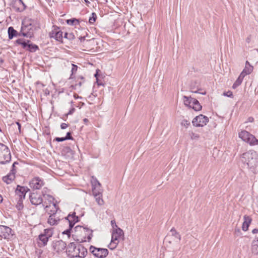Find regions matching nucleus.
Returning a JSON list of instances; mask_svg holds the SVG:
<instances>
[{"label":"nucleus","instance_id":"nucleus-29","mask_svg":"<svg viewBox=\"0 0 258 258\" xmlns=\"http://www.w3.org/2000/svg\"><path fill=\"white\" fill-rule=\"evenodd\" d=\"M244 77L240 74L236 81L234 83L232 86V88L233 89L236 88L238 86H239L241 83L242 82L243 79Z\"/></svg>","mask_w":258,"mask_h":258},{"label":"nucleus","instance_id":"nucleus-31","mask_svg":"<svg viewBox=\"0 0 258 258\" xmlns=\"http://www.w3.org/2000/svg\"><path fill=\"white\" fill-rule=\"evenodd\" d=\"M170 232L171 233V234L172 236H174L175 238L177 239L178 240H180L181 239V236L179 234L178 232L176 231V230L174 228H172L170 231Z\"/></svg>","mask_w":258,"mask_h":258},{"label":"nucleus","instance_id":"nucleus-7","mask_svg":"<svg viewBox=\"0 0 258 258\" xmlns=\"http://www.w3.org/2000/svg\"><path fill=\"white\" fill-rule=\"evenodd\" d=\"M53 234V228L44 229L43 232L41 233L38 236L39 240V241L38 242V246L41 247L46 245L49 239L52 236Z\"/></svg>","mask_w":258,"mask_h":258},{"label":"nucleus","instance_id":"nucleus-30","mask_svg":"<svg viewBox=\"0 0 258 258\" xmlns=\"http://www.w3.org/2000/svg\"><path fill=\"white\" fill-rule=\"evenodd\" d=\"M67 24L71 26L79 25V20L76 18H72L66 20Z\"/></svg>","mask_w":258,"mask_h":258},{"label":"nucleus","instance_id":"nucleus-17","mask_svg":"<svg viewBox=\"0 0 258 258\" xmlns=\"http://www.w3.org/2000/svg\"><path fill=\"white\" fill-rule=\"evenodd\" d=\"M52 28H53L54 31H55L54 34V39L60 42L61 43H63V36H62V32L60 30V28L56 25H53Z\"/></svg>","mask_w":258,"mask_h":258},{"label":"nucleus","instance_id":"nucleus-26","mask_svg":"<svg viewBox=\"0 0 258 258\" xmlns=\"http://www.w3.org/2000/svg\"><path fill=\"white\" fill-rule=\"evenodd\" d=\"M195 111H200L202 109V106L199 103V101L194 98L191 107Z\"/></svg>","mask_w":258,"mask_h":258},{"label":"nucleus","instance_id":"nucleus-39","mask_svg":"<svg viewBox=\"0 0 258 258\" xmlns=\"http://www.w3.org/2000/svg\"><path fill=\"white\" fill-rule=\"evenodd\" d=\"M11 126L14 128L17 127L19 130V133H21V124L18 121L16 122L15 123H13Z\"/></svg>","mask_w":258,"mask_h":258},{"label":"nucleus","instance_id":"nucleus-41","mask_svg":"<svg viewBox=\"0 0 258 258\" xmlns=\"http://www.w3.org/2000/svg\"><path fill=\"white\" fill-rule=\"evenodd\" d=\"M190 138L192 140L198 139L199 138V137H200V136L198 134L194 133L193 132H191L190 134Z\"/></svg>","mask_w":258,"mask_h":258},{"label":"nucleus","instance_id":"nucleus-12","mask_svg":"<svg viewBox=\"0 0 258 258\" xmlns=\"http://www.w3.org/2000/svg\"><path fill=\"white\" fill-rule=\"evenodd\" d=\"M44 184L43 181L39 177H35L29 182V185L33 189H39Z\"/></svg>","mask_w":258,"mask_h":258},{"label":"nucleus","instance_id":"nucleus-28","mask_svg":"<svg viewBox=\"0 0 258 258\" xmlns=\"http://www.w3.org/2000/svg\"><path fill=\"white\" fill-rule=\"evenodd\" d=\"M50 216L48 219L47 222L50 225H57L56 220H55V213H49Z\"/></svg>","mask_w":258,"mask_h":258},{"label":"nucleus","instance_id":"nucleus-4","mask_svg":"<svg viewBox=\"0 0 258 258\" xmlns=\"http://www.w3.org/2000/svg\"><path fill=\"white\" fill-rule=\"evenodd\" d=\"M76 236L81 237V239H77L76 241L79 242L86 241V238L87 237L88 241H90L93 236V231L89 228L82 226L78 225L74 228Z\"/></svg>","mask_w":258,"mask_h":258},{"label":"nucleus","instance_id":"nucleus-10","mask_svg":"<svg viewBox=\"0 0 258 258\" xmlns=\"http://www.w3.org/2000/svg\"><path fill=\"white\" fill-rule=\"evenodd\" d=\"M14 235V231L10 227L4 225H0V237L5 239H10Z\"/></svg>","mask_w":258,"mask_h":258},{"label":"nucleus","instance_id":"nucleus-25","mask_svg":"<svg viewBox=\"0 0 258 258\" xmlns=\"http://www.w3.org/2000/svg\"><path fill=\"white\" fill-rule=\"evenodd\" d=\"M183 100L185 105L191 108L192 104L194 98L191 97H187L186 96H183Z\"/></svg>","mask_w":258,"mask_h":258},{"label":"nucleus","instance_id":"nucleus-36","mask_svg":"<svg viewBox=\"0 0 258 258\" xmlns=\"http://www.w3.org/2000/svg\"><path fill=\"white\" fill-rule=\"evenodd\" d=\"M97 15L96 13H92L91 16L89 17V22L90 24H93L96 20Z\"/></svg>","mask_w":258,"mask_h":258},{"label":"nucleus","instance_id":"nucleus-9","mask_svg":"<svg viewBox=\"0 0 258 258\" xmlns=\"http://www.w3.org/2000/svg\"><path fill=\"white\" fill-rule=\"evenodd\" d=\"M89 250L95 257L105 258L108 254V250L106 248H97L93 245L90 246Z\"/></svg>","mask_w":258,"mask_h":258},{"label":"nucleus","instance_id":"nucleus-24","mask_svg":"<svg viewBox=\"0 0 258 258\" xmlns=\"http://www.w3.org/2000/svg\"><path fill=\"white\" fill-rule=\"evenodd\" d=\"M251 134L246 131L243 130L239 133V137L244 142H247Z\"/></svg>","mask_w":258,"mask_h":258},{"label":"nucleus","instance_id":"nucleus-8","mask_svg":"<svg viewBox=\"0 0 258 258\" xmlns=\"http://www.w3.org/2000/svg\"><path fill=\"white\" fill-rule=\"evenodd\" d=\"M124 232L123 230L119 227L113 230L111 236V244H113V247H110L111 250L115 249L118 245L119 241L123 239Z\"/></svg>","mask_w":258,"mask_h":258},{"label":"nucleus","instance_id":"nucleus-6","mask_svg":"<svg viewBox=\"0 0 258 258\" xmlns=\"http://www.w3.org/2000/svg\"><path fill=\"white\" fill-rule=\"evenodd\" d=\"M11 154L8 147L0 143V164H6L10 162Z\"/></svg>","mask_w":258,"mask_h":258},{"label":"nucleus","instance_id":"nucleus-15","mask_svg":"<svg viewBox=\"0 0 258 258\" xmlns=\"http://www.w3.org/2000/svg\"><path fill=\"white\" fill-rule=\"evenodd\" d=\"M29 191H30V189L28 187L18 185L15 192L19 197V198L24 199L26 193Z\"/></svg>","mask_w":258,"mask_h":258},{"label":"nucleus","instance_id":"nucleus-62","mask_svg":"<svg viewBox=\"0 0 258 258\" xmlns=\"http://www.w3.org/2000/svg\"><path fill=\"white\" fill-rule=\"evenodd\" d=\"M111 247H113V244H111V242L109 244V245H108V247L110 249V247L111 248Z\"/></svg>","mask_w":258,"mask_h":258},{"label":"nucleus","instance_id":"nucleus-18","mask_svg":"<svg viewBox=\"0 0 258 258\" xmlns=\"http://www.w3.org/2000/svg\"><path fill=\"white\" fill-rule=\"evenodd\" d=\"M64 220L68 221L69 224H73L74 227L76 223L79 222V218L76 215V213L73 212L72 214H69L68 216L64 218Z\"/></svg>","mask_w":258,"mask_h":258},{"label":"nucleus","instance_id":"nucleus-44","mask_svg":"<svg viewBox=\"0 0 258 258\" xmlns=\"http://www.w3.org/2000/svg\"><path fill=\"white\" fill-rule=\"evenodd\" d=\"M223 95L230 98H233V93L231 91L224 92Z\"/></svg>","mask_w":258,"mask_h":258},{"label":"nucleus","instance_id":"nucleus-22","mask_svg":"<svg viewBox=\"0 0 258 258\" xmlns=\"http://www.w3.org/2000/svg\"><path fill=\"white\" fill-rule=\"evenodd\" d=\"M15 173L10 171L8 175L3 177V181L6 182L7 184L11 183L15 178Z\"/></svg>","mask_w":258,"mask_h":258},{"label":"nucleus","instance_id":"nucleus-5","mask_svg":"<svg viewBox=\"0 0 258 258\" xmlns=\"http://www.w3.org/2000/svg\"><path fill=\"white\" fill-rule=\"evenodd\" d=\"M14 44L16 46H21L25 51L32 53L39 50V48L37 45L33 43L30 40L26 39L24 38L17 39L15 41Z\"/></svg>","mask_w":258,"mask_h":258},{"label":"nucleus","instance_id":"nucleus-42","mask_svg":"<svg viewBox=\"0 0 258 258\" xmlns=\"http://www.w3.org/2000/svg\"><path fill=\"white\" fill-rule=\"evenodd\" d=\"M18 164H19L18 162H14L12 165V169L10 171L16 174V172H17L16 169V165H18Z\"/></svg>","mask_w":258,"mask_h":258},{"label":"nucleus","instance_id":"nucleus-58","mask_svg":"<svg viewBox=\"0 0 258 258\" xmlns=\"http://www.w3.org/2000/svg\"><path fill=\"white\" fill-rule=\"evenodd\" d=\"M96 83H97V85L98 86H101V85L103 86V84L102 83H100L99 82V80L98 79H96Z\"/></svg>","mask_w":258,"mask_h":258},{"label":"nucleus","instance_id":"nucleus-52","mask_svg":"<svg viewBox=\"0 0 258 258\" xmlns=\"http://www.w3.org/2000/svg\"><path fill=\"white\" fill-rule=\"evenodd\" d=\"M192 92H194V93H200V94H201L202 95H205L206 93V91H204V92H200V90L199 89L197 90V91H192Z\"/></svg>","mask_w":258,"mask_h":258},{"label":"nucleus","instance_id":"nucleus-55","mask_svg":"<svg viewBox=\"0 0 258 258\" xmlns=\"http://www.w3.org/2000/svg\"><path fill=\"white\" fill-rule=\"evenodd\" d=\"M255 239L253 240V242H252V244H256V245H257L258 246V237H256L255 238Z\"/></svg>","mask_w":258,"mask_h":258},{"label":"nucleus","instance_id":"nucleus-51","mask_svg":"<svg viewBox=\"0 0 258 258\" xmlns=\"http://www.w3.org/2000/svg\"><path fill=\"white\" fill-rule=\"evenodd\" d=\"M75 111V109L74 108H72L69 112L66 115V116H68V115L72 114L74 111Z\"/></svg>","mask_w":258,"mask_h":258},{"label":"nucleus","instance_id":"nucleus-37","mask_svg":"<svg viewBox=\"0 0 258 258\" xmlns=\"http://www.w3.org/2000/svg\"><path fill=\"white\" fill-rule=\"evenodd\" d=\"M96 199V201L99 205H102L104 204V201L102 199V194H101V195L94 197Z\"/></svg>","mask_w":258,"mask_h":258},{"label":"nucleus","instance_id":"nucleus-59","mask_svg":"<svg viewBox=\"0 0 258 258\" xmlns=\"http://www.w3.org/2000/svg\"><path fill=\"white\" fill-rule=\"evenodd\" d=\"M83 121H84V122L85 124H87V122H89V120H88V119L87 118H85L83 119Z\"/></svg>","mask_w":258,"mask_h":258},{"label":"nucleus","instance_id":"nucleus-60","mask_svg":"<svg viewBox=\"0 0 258 258\" xmlns=\"http://www.w3.org/2000/svg\"><path fill=\"white\" fill-rule=\"evenodd\" d=\"M54 207H53V208H52V210H50V212L49 213H54L55 211H54Z\"/></svg>","mask_w":258,"mask_h":258},{"label":"nucleus","instance_id":"nucleus-2","mask_svg":"<svg viewBox=\"0 0 258 258\" xmlns=\"http://www.w3.org/2000/svg\"><path fill=\"white\" fill-rule=\"evenodd\" d=\"M66 253L68 257L70 258H84L87 254V249L82 244L76 246L74 242L70 243L66 250Z\"/></svg>","mask_w":258,"mask_h":258},{"label":"nucleus","instance_id":"nucleus-35","mask_svg":"<svg viewBox=\"0 0 258 258\" xmlns=\"http://www.w3.org/2000/svg\"><path fill=\"white\" fill-rule=\"evenodd\" d=\"M23 199L19 198V200L17 202V204L16 205V207L18 210L20 211L23 208Z\"/></svg>","mask_w":258,"mask_h":258},{"label":"nucleus","instance_id":"nucleus-63","mask_svg":"<svg viewBox=\"0 0 258 258\" xmlns=\"http://www.w3.org/2000/svg\"><path fill=\"white\" fill-rule=\"evenodd\" d=\"M74 97H75V98L77 99V98H79V96L77 94H75Z\"/></svg>","mask_w":258,"mask_h":258},{"label":"nucleus","instance_id":"nucleus-20","mask_svg":"<svg viewBox=\"0 0 258 258\" xmlns=\"http://www.w3.org/2000/svg\"><path fill=\"white\" fill-rule=\"evenodd\" d=\"M253 67L250 64L248 61L246 60L245 62V67L240 73V75L244 77L245 76L251 74L253 71Z\"/></svg>","mask_w":258,"mask_h":258},{"label":"nucleus","instance_id":"nucleus-13","mask_svg":"<svg viewBox=\"0 0 258 258\" xmlns=\"http://www.w3.org/2000/svg\"><path fill=\"white\" fill-rule=\"evenodd\" d=\"M52 247L56 252H59L67 247V244L62 240H54L52 242Z\"/></svg>","mask_w":258,"mask_h":258},{"label":"nucleus","instance_id":"nucleus-45","mask_svg":"<svg viewBox=\"0 0 258 258\" xmlns=\"http://www.w3.org/2000/svg\"><path fill=\"white\" fill-rule=\"evenodd\" d=\"M66 140H67L65 138V137H56L54 139V141H55L58 142H63V141H64Z\"/></svg>","mask_w":258,"mask_h":258},{"label":"nucleus","instance_id":"nucleus-46","mask_svg":"<svg viewBox=\"0 0 258 258\" xmlns=\"http://www.w3.org/2000/svg\"><path fill=\"white\" fill-rule=\"evenodd\" d=\"M181 125L187 127L189 125H190V122L186 119H184L181 122Z\"/></svg>","mask_w":258,"mask_h":258},{"label":"nucleus","instance_id":"nucleus-38","mask_svg":"<svg viewBox=\"0 0 258 258\" xmlns=\"http://www.w3.org/2000/svg\"><path fill=\"white\" fill-rule=\"evenodd\" d=\"M73 224H69V229L64 230L63 232H62L63 234H67L69 237L70 236L71 231L72 228H73Z\"/></svg>","mask_w":258,"mask_h":258},{"label":"nucleus","instance_id":"nucleus-3","mask_svg":"<svg viewBox=\"0 0 258 258\" xmlns=\"http://www.w3.org/2000/svg\"><path fill=\"white\" fill-rule=\"evenodd\" d=\"M241 160L244 167L252 170L258 166V155L254 151L244 153L241 156Z\"/></svg>","mask_w":258,"mask_h":258},{"label":"nucleus","instance_id":"nucleus-57","mask_svg":"<svg viewBox=\"0 0 258 258\" xmlns=\"http://www.w3.org/2000/svg\"><path fill=\"white\" fill-rule=\"evenodd\" d=\"M79 39L81 42L84 41L85 40V36H81L79 37Z\"/></svg>","mask_w":258,"mask_h":258},{"label":"nucleus","instance_id":"nucleus-21","mask_svg":"<svg viewBox=\"0 0 258 258\" xmlns=\"http://www.w3.org/2000/svg\"><path fill=\"white\" fill-rule=\"evenodd\" d=\"M8 38L9 39H12L15 37H21L22 35L20 34V31L18 32L13 27L10 26L8 29Z\"/></svg>","mask_w":258,"mask_h":258},{"label":"nucleus","instance_id":"nucleus-49","mask_svg":"<svg viewBox=\"0 0 258 258\" xmlns=\"http://www.w3.org/2000/svg\"><path fill=\"white\" fill-rule=\"evenodd\" d=\"M111 225L113 230L115 229V228H117V227H118L117 225L116 224V222L114 220H112L111 221Z\"/></svg>","mask_w":258,"mask_h":258},{"label":"nucleus","instance_id":"nucleus-16","mask_svg":"<svg viewBox=\"0 0 258 258\" xmlns=\"http://www.w3.org/2000/svg\"><path fill=\"white\" fill-rule=\"evenodd\" d=\"M92 193L93 196L96 197L101 195L102 190L101 184L97 179H95V180L92 182Z\"/></svg>","mask_w":258,"mask_h":258},{"label":"nucleus","instance_id":"nucleus-56","mask_svg":"<svg viewBox=\"0 0 258 258\" xmlns=\"http://www.w3.org/2000/svg\"><path fill=\"white\" fill-rule=\"evenodd\" d=\"M252 233L253 234H255V233H258V229H257V228L253 229L252 231Z\"/></svg>","mask_w":258,"mask_h":258},{"label":"nucleus","instance_id":"nucleus-53","mask_svg":"<svg viewBox=\"0 0 258 258\" xmlns=\"http://www.w3.org/2000/svg\"><path fill=\"white\" fill-rule=\"evenodd\" d=\"M43 251L41 249H39L36 251V253L38 255L39 257L41 256V254L42 253Z\"/></svg>","mask_w":258,"mask_h":258},{"label":"nucleus","instance_id":"nucleus-54","mask_svg":"<svg viewBox=\"0 0 258 258\" xmlns=\"http://www.w3.org/2000/svg\"><path fill=\"white\" fill-rule=\"evenodd\" d=\"M46 196L48 198V200L50 202L53 201L54 200V198H53L52 196L48 195H46Z\"/></svg>","mask_w":258,"mask_h":258},{"label":"nucleus","instance_id":"nucleus-33","mask_svg":"<svg viewBox=\"0 0 258 258\" xmlns=\"http://www.w3.org/2000/svg\"><path fill=\"white\" fill-rule=\"evenodd\" d=\"M72 70H71V74L70 76V79H73L74 78V75L76 73L77 70H78V66L76 64H72Z\"/></svg>","mask_w":258,"mask_h":258},{"label":"nucleus","instance_id":"nucleus-50","mask_svg":"<svg viewBox=\"0 0 258 258\" xmlns=\"http://www.w3.org/2000/svg\"><path fill=\"white\" fill-rule=\"evenodd\" d=\"M68 124H67V123H62L61 124H60V128L62 129V130H64V129H66L67 127H68Z\"/></svg>","mask_w":258,"mask_h":258},{"label":"nucleus","instance_id":"nucleus-23","mask_svg":"<svg viewBox=\"0 0 258 258\" xmlns=\"http://www.w3.org/2000/svg\"><path fill=\"white\" fill-rule=\"evenodd\" d=\"M243 218L244 221L243 223L242 228L243 231H246L248 230L252 219L250 217L247 216L246 215H245Z\"/></svg>","mask_w":258,"mask_h":258},{"label":"nucleus","instance_id":"nucleus-1","mask_svg":"<svg viewBox=\"0 0 258 258\" xmlns=\"http://www.w3.org/2000/svg\"><path fill=\"white\" fill-rule=\"evenodd\" d=\"M39 28L37 19L26 17L22 21L20 34L23 37L31 38L34 36L33 32Z\"/></svg>","mask_w":258,"mask_h":258},{"label":"nucleus","instance_id":"nucleus-19","mask_svg":"<svg viewBox=\"0 0 258 258\" xmlns=\"http://www.w3.org/2000/svg\"><path fill=\"white\" fill-rule=\"evenodd\" d=\"M29 198L31 204L34 205H40L43 202L42 198L40 196H38L34 193L31 194Z\"/></svg>","mask_w":258,"mask_h":258},{"label":"nucleus","instance_id":"nucleus-11","mask_svg":"<svg viewBox=\"0 0 258 258\" xmlns=\"http://www.w3.org/2000/svg\"><path fill=\"white\" fill-rule=\"evenodd\" d=\"M208 122V117L203 114L195 117L192 121L193 125L196 127L203 126Z\"/></svg>","mask_w":258,"mask_h":258},{"label":"nucleus","instance_id":"nucleus-14","mask_svg":"<svg viewBox=\"0 0 258 258\" xmlns=\"http://www.w3.org/2000/svg\"><path fill=\"white\" fill-rule=\"evenodd\" d=\"M11 6L17 12H23L26 8V6L22 0H20V1H12Z\"/></svg>","mask_w":258,"mask_h":258},{"label":"nucleus","instance_id":"nucleus-43","mask_svg":"<svg viewBox=\"0 0 258 258\" xmlns=\"http://www.w3.org/2000/svg\"><path fill=\"white\" fill-rule=\"evenodd\" d=\"M67 140H73L74 138L72 136V132H69L67 133L66 136L64 137Z\"/></svg>","mask_w":258,"mask_h":258},{"label":"nucleus","instance_id":"nucleus-40","mask_svg":"<svg viewBox=\"0 0 258 258\" xmlns=\"http://www.w3.org/2000/svg\"><path fill=\"white\" fill-rule=\"evenodd\" d=\"M251 250L253 253L258 254V246L256 244H252Z\"/></svg>","mask_w":258,"mask_h":258},{"label":"nucleus","instance_id":"nucleus-48","mask_svg":"<svg viewBox=\"0 0 258 258\" xmlns=\"http://www.w3.org/2000/svg\"><path fill=\"white\" fill-rule=\"evenodd\" d=\"M84 82V81H80L78 83L76 84L75 85H72L71 87H72L73 89H76V88L79 86L80 87L82 86V84Z\"/></svg>","mask_w":258,"mask_h":258},{"label":"nucleus","instance_id":"nucleus-32","mask_svg":"<svg viewBox=\"0 0 258 258\" xmlns=\"http://www.w3.org/2000/svg\"><path fill=\"white\" fill-rule=\"evenodd\" d=\"M53 206L54 207V211H55V220H56V222L57 224H58V222L60 220V218L57 216V211L59 210L58 207L57 206V205L55 203L53 204Z\"/></svg>","mask_w":258,"mask_h":258},{"label":"nucleus","instance_id":"nucleus-27","mask_svg":"<svg viewBox=\"0 0 258 258\" xmlns=\"http://www.w3.org/2000/svg\"><path fill=\"white\" fill-rule=\"evenodd\" d=\"M246 143L250 146L258 145V140L253 135L250 134Z\"/></svg>","mask_w":258,"mask_h":258},{"label":"nucleus","instance_id":"nucleus-47","mask_svg":"<svg viewBox=\"0 0 258 258\" xmlns=\"http://www.w3.org/2000/svg\"><path fill=\"white\" fill-rule=\"evenodd\" d=\"M54 34H55V31H54L53 28H52V30L51 31V32H50L49 33V37L50 38L54 39V38H55Z\"/></svg>","mask_w":258,"mask_h":258},{"label":"nucleus","instance_id":"nucleus-34","mask_svg":"<svg viewBox=\"0 0 258 258\" xmlns=\"http://www.w3.org/2000/svg\"><path fill=\"white\" fill-rule=\"evenodd\" d=\"M64 38L67 39L70 41L73 40L75 38V36L73 33L66 32L63 36Z\"/></svg>","mask_w":258,"mask_h":258},{"label":"nucleus","instance_id":"nucleus-61","mask_svg":"<svg viewBox=\"0 0 258 258\" xmlns=\"http://www.w3.org/2000/svg\"><path fill=\"white\" fill-rule=\"evenodd\" d=\"M98 72L97 71H96V73L94 74V77L97 79H98Z\"/></svg>","mask_w":258,"mask_h":258},{"label":"nucleus","instance_id":"nucleus-64","mask_svg":"<svg viewBox=\"0 0 258 258\" xmlns=\"http://www.w3.org/2000/svg\"><path fill=\"white\" fill-rule=\"evenodd\" d=\"M79 78H80L81 80L84 81V78L83 76H80Z\"/></svg>","mask_w":258,"mask_h":258}]
</instances>
